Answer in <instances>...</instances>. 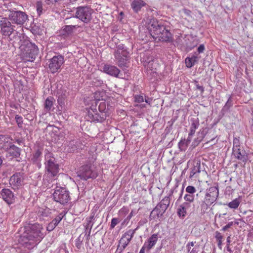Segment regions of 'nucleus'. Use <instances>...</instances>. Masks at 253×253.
<instances>
[{
  "label": "nucleus",
  "mask_w": 253,
  "mask_h": 253,
  "mask_svg": "<svg viewBox=\"0 0 253 253\" xmlns=\"http://www.w3.org/2000/svg\"><path fill=\"white\" fill-rule=\"evenodd\" d=\"M55 227L56 226L52 222H51L48 224L46 229L47 231H51L55 228Z\"/></svg>",
  "instance_id": "nucleus-54"
},
{
  "label": "nucleus",
  "mask_w": 253,
  "mask_h": 253,
  "mask_svg": "<svg viewBox=\"0 0 253 253\" xmlns=\"http://www.w3.org/2000/svg\"><path fill=\"white\" fill-rule=\"evenodd\" d=\"M145 5L146 3L142 0H133L131 3V7L135 12H138Z\"/></svg>",
  "instance_id": "nucleus-23"
},
{
  "label": "nucleus",
  "mask_w": 253,
  "mask_h": 253,
  "mask_svg": "<svg viewBox=\"0 0 253 253\" xmlns=\"http://www.w3.org/2000/svg\"><path fill=\"white\" fill-rule=\"evenodd\" d=\"M198 52L199 53H202L205 50V46L204 44H201L197 49Z\"/></svg>",
  "instance_id": "nucleus-58"
},
{
  "label": "nucleus",
  "mask_w": 253,
  "mask_h": 253,
  "mask_svg": "<svg viewBox=\"0 0 253 253\" xmlns=\"http://www.w3.org/2000/svg\"><path fill=\"white\" fill-rule=\"evenodd\" d=\"M82 245V240H81V236L78 237L75 240V246L78 249L81 248Z\"/></svg>",
  "instance_id": "nucleus-45"
},
{
  "label": "nucleus",
  "mask_w": 253,
  "mask_h": 253,
  "mask_svg": "<svg viewBox=\"0 0 253 253\" xmlns=\"http://www.w3.org/2000/svg\"><path fill=\"white\" fill-rule=\"evenodd\" d=\"M151 101H152V99H150V98H147V99L145 98V101L149 104H150V103H151Z\"/></svg>",
  "instance_id": "nucleus-64"
},
{
  "label": "nucleus",
  "mask_w": 253,
  "mask_h": 253,
  "mask_svg": "<svg viewBox=\"0 0 253 253\" xmlns=\"http://www.w3.org/2000/svg\"><path fill=\"white\" fill-rule=\"evenodd\" d=\"M191 207L189 203L184 202L179 206L177 210V213L179 216H184L186 215L187 210Z\"/></svg>",
  "instance_id": "nucleus-25"
},
{
  "label": "nucleus",
  "mask_w": 253,
  "mask_h": 253,
  "mask_svg": "<svg viewBox=\"0 0 253 253\" xmlns=\"http://www.w3.org/2000/svg\"><path fill=\"white\" fill-rule=\"evenodd\" d=\"M158 234H152L144 243V247L149 251L155 246L158 240Z\"/></svg>",
  "instance_id": "nucleus-18"
},
{
  "label": "nucleus",
  "mask_w": 253,
  "mask_h": 253,
  "mask_svg": "<svg viewBox=\"0 0 253 253\" xmlns=\"http://www.w3.org/2000/svg\"><path fill=\"white\" fill-rule=\"evenodd\" d=\"M200 165L199 163H197L196 165H194L192 168H191L189 177H193L197 173H200Z\"/></svg>",
  "instance_id": "nucleus-30"
},
{
  "label": "nucleus",
  "mask_w": 253,
  "mask_h": 253,
  "mask_svg": "<svg viewBox=\"0 0 253 253\" xmlns=\"http://www.w3.org/2000/svg\"><path fill=\"white\" fill-rule=\"evenodd\" d=\"M240 140L239 138H235L233 140V146L232 150L237 149H240Z\"/></svg>",
  "instance_id": "nucleus-37"
},
{
  "label": "nucleus",
  "mask_w": 253,
  "mask_h": 253,
  "mask_svg": "<svg viewBox=\"0 0 253 253\" xmlns=\"http://www.w3.org/2000/svg\"><path fill=\"white\" fill-rule=\"evenodd\" d=\"M16 40L19 44V48L22 52V56L28 57L33 61L39 53V48L34 43L31 42L28 40Z\"/></svg>",
  "instance_id": "nucleus-4"
},
{
  "label": "nucleus",
  "mask_w": 253,
  "mask_h": 253,
  "mask_svg": "<svg viewBox=\"0 0 253 253\" xmlns=\"http://www.w3.org/2000/svg\"><path fill=\"white\" fill-rule=\"evenodd\" d=\"M150 35L156 41L171 42V33L165 27L156 19L150 21L148 26Z\"/></svg>",
  "instance_id": "nucleus-2"
},
{
  "label": "nucleus",
  "mask_w": 253,
  "mask_h": 253,
  "mask_svg": "<svg viewBox=\"0 0 253 253\" xmlns=\"http://www.w3.org/2000/svg\"><path fill=\"white\" fill-rule=\"evenodd\" d=\"M54 200L61 205L67 204L70 199L69 191L64 187H56L53 193Z\"/></svg>",
  "instance_id": "nucleus-7"
},
{
  "label": "nucleus",
  "mask_w": 253,
  "mask_h": 253,
  "mask_svg": "<svg viewBox=\"0 0 253 253\" xmlns=\"http://www.w3.org/2000/svg\"><path fill=\"white\" fill-rule=\"evenodd\" d=\"M64 215L62 213H59L51 222L56 226L63 218Z\"/></svg>",
  "instance_id": "nucleus-36"
},
{
  "label": "nucleus",
  "mask_w": 253,
  "mask_h": 253,
  "mask_svg": "<svg viewBox=\"0 0 253 253\" xmlns=\"http://www.w3.org/2000/svg\"><path fill=\"white\" fill-rule=\"evenodd\" d=\"M119 223L118 219L116 218H113L111 220L110 228L113 229L115 226Z\"/></svg>",
  "instance_id": "nucleus-51"
},
{
  "label": "nucleus",
  "mask_w": 253,
  "mask_h": 253,
  "mask_svg": "<svg viewBox=\"0 0 253 253\" xmlns=\"http://www.w3.org/2000/svg\"><path fill=\"white\" fill-rule=\"evenodd\" d=\"M36 9L39 15H41L42 11V3L41 1H37L36 3Z\"/></svg>",
  "instance_id": "nucleus-39"
},
{
  "label": "nucleus",
  "mask_w": 253,
  "mask_h": 253,
  "mask_svg": "<svg viewBox=\"0 0 253 253\" xmlns=\"http://www.w3.org/2000/svg\"><path fill=\"white\" fill-rule=\"evenodd\" d=\"M125 249V248H123V247L121 246V245H118L115 253H121Z\"/></svg>",
  "instance_id": "nucleus-55"
},
{
  "label": "nucleus",
  "mask_w": 253,
  "mask_h": 253,
  "mask_svg": "<svg viewBox=\"0 0 253 253\" xmlns=\"http://www.w3.org/2000/svg\"><path fill=\"white\" fill-rule=\"evenodd\" d=\"M45 232L42 225L35 223L28 227L20 236V243L28 249H32L43 238Z\"/></svg>",
  "instance_id": "nucleus-1"
},
{
  "label": "nucleus",
  "mask_w": 253,
  "mask_h": 253,
  "mask_svg": "<svg viewBox=\"0 0 253 253\" xmlns=\"http://www.w3.org/2000/svg\"><path fill=\"white\" fill-rule=\"evenodd\" d=\"M128 211L129 209L128 208L126 207H123L119 211V213L120 215L125 216L126 214L128 213Z\"/></svg>",
  "instance_id": "nucleus-47"
},
{
  "label": "nucleus",
  "mask_w": 253,
  "mask_h": 253,
  "mask_svg": "<svg viewBox=\"0 0 253 253\" xmlns=\"http://www.w3.org/2000/svg\"><path fill=\"white\" fill-rule=\"evenodd\" d=\"M137 213V211L134 210H133L131 211L129 214L127 216V217L125 219L124 222H128L131 217L135 215Z\"/></svg>",
  "instance_id": "nucleus-46"
},
{
  "label": "nucleus",
  "mask_w": 253,
  "mask_h": 253,
  "mask_svg": "<svg viewBox=\"0 0 253 253\" xmlns=\"http://www.w3.org/2000/svg\"><path fill=\"white\" fill-rule=\"evenodd\" d=\"M64 57L61 55L53 56L49 61L48 67L51 73L57 72L64 63Z\"/></svg>",
  "instance_id": "nucleus-13"
},
{
  "label": "nucleus",
  "mask_w": 253,
  "mask_h": 253,
  "mask_svg": "<svg viewBox=\"0 0 253 253\" xmlns=\"http://www.w3.org/2000/svg\"><path fill=\"white\" fill-rule=\"evenodd\" d=\"M77 27V25H66L64 27L63 31L65 34L69 35L72 34Z\"/></svg>",
  "instance_id": "nucleus-32"
},
{
  "label": "nucleus",
  "mask_w": 253,
  "mask_h": 253,
  "mask_svg": "<svg viewBox=\"0 0 253 253\" xmlns=\"http://www.w3.org/2000/svg\"><path fill=\"white\" fill-rule=\"evenodd\" d=\"M233 225V222H229L225 226H223L222 228L223 231H226L228 228H230Z\"/></svg>",
  "instance_id": "nucleus-53"
},
{
  "label": "nucleus",
  "mask_w": 253,
  "mask_h": 253,
  "mask_svg": "<svg viewBox=\"0 0 253 253\" xmlns=\"http://www.w3.org/2000/svg\"><path fill=\"white\" fill-rule=\"evenodd\" d=\"M93 10L88 6H79L76 8L74 17L80 19L85 23H88L91 19Z\"/></svg>",
  "instance_id": "nucleus-8"
},
{
  "label": "nucleus",
  "mask_w": 253,
  "mask_h": 253,
  "mask_svg": "<svg viewBox=\"0 0 253 253\" xmlns=\"http://www.w3.org/2000/svg\"><path fill=\"white\" fill-rule=\"evenodd\" d=\"M77 142L72 140L68 142L66 148V151L69 153L74 152L77 149Z\"/></svg>",
  "instance_id": "nucleus-28"
},
{
  "label": "nucleus",
  "mask_w": 253,
  "mask_h": 253,
  "mask_svg": "<svg viewBox=\"0 0 253 253\" xmlns=\"http://www.w3.org/2000/svg\"><path fill=\"white\" fill-rule=\"evenodd\" d=\"M218 196V189L217 187L213 186L209 188L201 204V210L205 212L210 206L216 201Z\"/></svg>",
  "instance_id": "nucleus-5"
},
{
  "label": "nucleus",
  "mask_w": 253,
  "mask_h": 253,
  "mask_svg": "<svg viewBox=\"0 0 253 253\" xmlns=\"http://www.w3.org/2000/svg\"><path fill=\"white\" fill-rule=\"evenodd\" d=\"M196 53L193 54L191 57H187L185 59V64L188 68L193 67L195 63H197L199 59Z\"/></svg>",
  "instance_id": "nucleus-26"
},
{
  "label": "nucleus",
  "mask_w": 253,
  "mask_h": 253,
  "mask_svg": "<svg viewBox=\"0 0 253 253\" xmlns=\"http://www.w3.org/2000/svg\"><path fill=\"white\" fill-rule=\"evenodd\" d=\"M226 242H227V246H226L227 251L230 253H232L233 251L231 249V248L230 247V244L231 243L230 236L227 237V238L226 239Z\"/></svg>",
  "instance_id": "nucleus-49"
},
{
  "label": "nucleus",
  "mask_w": 253,
  "mask_h": 253,
  "mask_svg": "<svg viewBox=\"0 0 253 253\" xmlns=\"http://www.w3.org/2000/svg\"><path fill=\"white\" fill-rule=\"evenodd\" d=\"M183 11L186 15H188V16L190 15V13H191V11L189 10H187L186 9H184L183 10Z\"/></svg>",
  "instance_id": "nucleus-63"
},
{
  "label": "nucleus",
  "mask_w": 253,
  "mask_h": 253,
  "mask_svg": "<svg viewBox=\"0 0 253 253\" xmlns=\"http://www.w3.org/2000/svg\"><path fill=\"white\" fill-rule=\"evenodd\" d=\"M240 203V199L238 198H236L233 200L232 201H231V202L229 203L228 204V206L231 209H236L239 207Z\"/></svg>",
  "instance_id": "nucleus-34"
},
{
  "label": "nucleus",
  "mask_w": 253,
  "mask_h": 253,
  "mask_svg": "<svg viewBox=\"0 0 253 253\" xmlns=\"http://www.w3.org/2000/svg\"><path fill=\"white\" fill-rule=\"evenodd\" d=\"M87 119L90 122L101 123L105 120V117L102 113L98 114L89 112L87 116Z\"/></svg>",
  "instance_id": "nucleus-19"
},
{
  "label": "nucleus",
  "mask_w": 253,
  "mask_h": 253,
  "mask_svg": "<svg viewBox=\"0 0 253 253\" xmlns=\"http://www.w3.org/2000/svg\"><path fill=\"white\" fill-rule=\"evenodd\" d=\"M135 230H129L126 232L119 241V245H121L123 248H126L135 233Z\"/></svg>",
  "instance_id": "nucleus-15"
},
{
  "label": "nucleus",
  "mask_w": 253,
  "mask_h": 253,
  "mask_svg": "<svg viewBox=\"0 0 253 253\" xmlns=\"http://www.w3.org/2000/svg\"><path fill=\"white\" fill-rule=\"evenodd\" d=\"M184 199L186 201L185 202L189 203L190 204L194 200V195L187 193L184 196Z\"/></svg>",
  "instance_id": "nucleus-35"
},
{
  "label": "nucleus",
  "mask_w": 253,
  "mask_h": 253,
  "mask_svg": "<svg viewBox=\"0 0 253 253\" xmlns=\"http://www.w3.org/2000/svg\"><path fill=\"white\" fill-rule=\"evenodd\" d=\"M163 214V213L158 210V208L155 207L150 213V218L156 219L162 216Z\"/></svg>",
  "instance_id": "nucleus-29"
},
{
  "label": "nucleus",
  "mask_w": 253,
  "mask_h": 253,
  "mask_svg": "<svg viewBox=\"0 0 253 253\" xmlns=\"http://www.w3.org/2000/svg\"><path fill=\"white\" fill-rule=\"evenodd\" d=\"M0 195L2 199L8 205L12 204L15 202L16 197L9 189H2L0 191Z\"/></svg>",
  "instance_id": "nucleus-14"
},
{
  "label": "nucleus",
  "mask_w": 253,
  "mask_h": 253,
  "mask_svg": "<svg viewBox=\"0 0 253 253\" xmlns=\"http://www.w3.org/2000/svg\"><path fill=\"white\" fill-rule=\"evenodd\" d=\"M53 98L52 97H48L45 100L44 103V108L47 111H49L51 110L53 106Z\"/></svg>",
  "instance_id": "nucleus-33"
},
{
  "label": "nucleus",
  "mask_w": 253,
  "mask_h": 253,
  "mask_svg": "<svg viewBox=\"0 0 253 253\" xmlns=\"http://www.w3.org/2000/svg\"><path fill=\"white\" fill-rule=\"evenodd\" d=\"M170 203L169 197H165L156 206L158 210L161 211L162 213L165 212Z\"/></svg>",
  "instance_id": "nucleus-21"
},
{
  "label": "nucleus",
  "mask_w": 253,
  "mask_h": 253,
  "mask_svg": "<svg viewBox=\"0 0 253 253\" xmlns=\"http://www.w3.org/2000/svg\"><path fill=\"white\" fill-rule=\"evenodd\" d=\"M186 142L185 140L180 141L178 143V146L181 150H185L188 145H186Z\"/></svg>",
  "instance_id": "nucleus-48"
},
{
  "label": "nucleus",
  "mask_w": 253,
  "mask_h": 253,
  "mask_svg": "<svg viewBox=\"0 0 253 253\" xmlns=\"http://www.w3.org/2000/svg\"><path fill=\"white\" fill-rule=\"evenodd\" d=\"M11 139L7 135H0V148L5 150L11 144Z\"/></svg>",
  "instance_id": "nucleus-20"
},
{
  "label": "nucleus",
  "mask_w": 253,
  "mask_h": 253,
  "mask_svg": "<svg viewBox=\"0 0 253 253\" xmlns=\"http://www.w3.org/2000/svg\"><path fill=\"white\" fill-rule=\"evenodd\" d=\"M193 135H190V132L189 133L187 139L186 140H184L185 141V142H186V145H188L190 143V142L192 140V138Z\"/></svg>",
  "instance_id": "nucleus-57"
},
{
  "label": "nucleus",
  "mask_w": 253,
  "mask_h": 253,
  "mask_svg": "<svg viewBox=\"0 0 253 253\" xmlns=\"http://www.w3.org/2000/svg\"><path fill=\"white\" fill-rule=\"evenodd\" d=\"M232 156L234 158L237 159L246 164L248 161V155L244 150L237 149L232 150Z\"/></svg>",
  "instance_id": "nucleus-16"
},
{
  "label": "nucleus",
  "mask_w": 253,
  "mask_h": 253,
  "mask_svg": "<svg viewBox=\"0 0 253 253\" xmlns=\"http://www.w3.org/2000/svg\"><path fill=\"white\" fill-rule=\"evenodd\" d=\"M186 192L188 194L194 195V194L196 192V189L195 187L193 186H188L186 188Z\"/></svg>",
  "instance_id": "nucleus-40"
},
{
  "label": "nucleus",
  "mask_w": 253,
  "mask_h": 253,
  "mask_svg": "<svg viewBox=\"0 0 253 253\" xmlns=\"http://www.w3.org/2000/svg\"><path fill=\"white\" fill-rule=\"evenodd\" d=\"M15 120L16 122V123L17 124V125L19 127H22L23 125V118L21 116L16 115L15 116Z\"/></svg>",
  "instance_id": "nucleus-38"
},
{
  "label": "nucleus",
  "mask_w": 253,
  "mask_h": 253,
  "mask_svg": "<svg viewBox=\"0 0 253 253\" xmlns=\"http://www.w3.org/2000/svg\"><path fill=\"white\" fill-rule=\"evenodd\" d=\"M41 155L42 152L40 150H37L33 154L31 159L32 161L36 164L39 169L41 168L42 166L41 164Z\"/></svg>",
  "instance_id": "nucleus-27"
},
{
  "label": "nucleus",
  "mask_w": 253,
  "mask_h": 253,
  "mask_svg": "<svg viewBox=\"0 0 253 253\" xmlns=\"http://www.w3.org/2000/svg\"><path fill=\"white\" fill-rule=\"evenodd\" d=\"M102 70L104 73L115 77H119L120 72V70L117 67L109 64L104 65Z\"/></svg>",
  "instance_id": "nucleus-17"
},
{
  "label": "nucleus",
  "mask_w": 253,
  "mask_h": 253,
  "mask_svg": "<svg viewBox=\"0 0 253 253\" xmlns=\"http://www.w3.org/2000/svg\"><path fill=\"white\" fill-rule=\"evenodd\" d=\"M145 250L147 251V248L144 247V245L143 244L142 247L140 249L139 253H145Z\"/></svg>",
  "instance_id": "nucleus-61"
},
{
  "label": "nucleus",
  "mask_w": 253,
  "mask_h": 253,
  "mask_svg": "<svg viewBox=\"0 0 253 253\" xmlns=\"http://www.w3.org/2000/svg\"><path fill=\"white\" fill-rule=\"evenodd\" d=\"M217 242H218L217 246H218V248L220 250H221L222 249V240L218 241Z\"/></svg>",
  "instance_id": "nucleus-62"
},
{
  "label": "nucleus",
  "mask_w": 253,
  "mask_h": 253,
  "mask_svg": "<svg viewBox=\"0 0 253 253\" xmlns=\"http://www.w3.org/2000/svg\"><path fill=\"white\" fill-rule=\"evenodd\" d=\"M15 26L12 25L9 19L6 17L0 19V33L4 36L9 37L14 31Z\"/></svg>",
  "instance_id": "nucleus-9"
},
{
  "label": "nucleus",
  "mask_w": 253,
  "mask_h": 253,
  "mask_svg": "<svg viewBox=\"0 0 253 253\" xmlns=\"http://www.w3.org/2000/svg\"><path fill=\"white\" fill-rule=\"evenodd\" d=\"M195 243V242H191L187 244L186 248H187V251L189 253H194V249H192V247L194 246Z\"/></svg>",
  "instance_id": "nucleus-41"
},
{
  "label": "nucleus",
  "mask_w": 253,
  "mask_h": 253,
  "mask_svg": "<svg viewBox=\"0 0 253 253\" xmlns=\"http://www.w3.org/2000/svg\"><path fill=\"white\" fill-rule=\"evenodd\" d=\"M114 56L120 67L123 68L126 66L127 62L129 58V52L124 44H120L117 46Z\"/></svg>",
  "instance_id": "nucleus-6"
},
{
  "label": "nucleus",
  "mask_w": 253,
  "mask_h": 253,
  "mask_svg": "<svg viewBox=\"0 0 253 253\" xmlns=\"http://www.w3.org/2000/svg\"><path fill=\"white\" fill-rule=\"evenodd\" d=\"M8 18L12 23L22 25L28 20V15L21 11H10Z\"/></svg>",
  "instance_id": "nucleus-10"
},
{
  "label": "nucleus",
  "mask_w": 253,
  "mask_h": 253,
  "mask_svg": "<svg viewBox=\"0 0 253 253\" xmlns=\"http://www.w3.org/2000/svg\"><path fill=\"white\" fill-rule=\"evenodd\" d=\"M183 191H184V187H183L181 189V190H180L179 193H178V200H180L181 199Z\"/></svg>",
  "instance_id": "nucleus-59"
},
{
  "label": "nucleus",
  "mask_w": 253,
  "mask_h": 253,
  "mask_svg": "<svg viewBox=\"0 0 253 253\" xmlns=\"http://www.w3.org/2000/svg\"><path fill=\"white\" fill-rule=\"evenodd\" d=\"M215 238L216 240H217V241H218L222 240V238H223V236L219 232L217 231L215 232Z\"/></svg>",
  "instance_id": "nucleus-52"
},
{
  "label": "nucleus",
  "mask_w": 253,
  "mask_h": 253,
  "mask_svg": "<svg viewBox=\"0 0 253 253\" xmlns=\"http://www.w3.org/2000/svg\"><path fill=\"white\" fill-rule=\"evenodd\" d=\"M191 39L192 40V43H191V44H190L188 43H186L187 48L189 50H191L193 48H194L195 46H196L197 44V41H196L195 40H194L193 38H191Z\"/></svg>",
  "instance_id": "nucleus-42"
},
{
  "label": "nucleus",
  "mask_w": 253,
  "mask_h": 253,
  "mask_svg": "<svg viewBox=\"0 0 253 253\" xmlns=\"http://www.w3.org/2000/svg\"><path fill=\"white\" fill-rule=\"evenodd\" d=\"M58 104L62 106L64 105V98L63 97H59L57 100Z\"/></svg>",
  "instance_id": "nucleus-56"
},
{
  "label": "nucleus",
  "mask_w": 253,
  "mask_h": 253,
  "mask_svg": "<svg viewBox=\"0 0 253 253\" xmlns=\"http://www.w3.org/2000/svg\"><path fill=\"white\" fill-rule=\"evenodd\" d=\"M44 159L45 173L43 176L52 181L56 179L59 173V165L56 163L54 155L48 151H45Z\"/></svg>",
  "instance_id": "nucleus-3"
},
{
  "label": "nucleus",
  "mask_w": 253,
  "mask_h": 253,
  "mask_svg": "<svg viewBox=\"0 0 253 253\" xmlns=\"http://www.w3.org/2000/svg\"><path fill=\"white\" fill-rule=\"evenodd\" d=\"M232 106V103L231 100V97L230 96L229 97V98L226 102L225 105H224L223 107V109L224 110H228L229 109L231 106Z\"/></svg>",
  "instance_id": "nucleus-44"
},
{
  "label": "nucleus",
  "mask_w": 253,
  "mask_h": 253,
  "mask_svg": "<svg viewBox=\"0 0 253 253\" xmlns=\"http://www.w3.org/2000/svg\"><path fill=\"white\" fill-rule=\"evenodd\" d=\"M134 99L135 102L138 103H141L144 101L143 96L141 95H135L134 96Z\"/></svg>",
  "instance_id": "nucleus-50"
},
{
  "label": "nucleus",
  "mask_w": 253,
  "mask_h": 253,
  "mask_svg": "<svg viewBox=\"0 0 253 253\" xmlns=\"http://www.w3.org/2000/svg\"><path fill=\"white\" fill-rule=\"evenodd\" d=\"M177 188H178V185H175V186L170 191L169 195V198L172 197L174 198L175 197L176 193H177L178 192Z\"/></svg>",
  "instance_id": "nucleus-43"
},
{
  "label": "nucleus",
  "mask_w": 253,
  "mask_h": 253,
  "mask_svg": "<svg viewBox=\"0 0 253 253\" xmlns=\"http://www.w3.org/2000/svg\"><path fill=\"white\" fill-rule=\"evenodd\" d=\"M196 88L197 89L200 90L201 92H203L204 91V88L202 86L200 85L199 84H196Z\"/></svg>",
  "instance_id": "nucleus-60"
},
{
  "label": "nucleus",
  "mask_w": 253,
  "mask_h": 253,
  "mask_svg": "<svg viewBox=\"0 0 253 253\" xmlns=\"http://www.w3.org/2000/svg\"><path fill=\"white\" fill-rule=\"evenodd\" d=\"M191 126L190 127V135H194L196 130L199 127L200 123L198 118H191L190 119Z\"/></svg>",
  "instance_id": "nucleus-24"
},
{
  "label": "nucleus",
  "mask_w": 253,
  "mask_h": 253,
  "mask_svg": "<svg viewBox=\"0 0 253 253\" xmlns=\"http://www.w3.org/2000/svg\"><path fill=\"white\" fill-rule=\"evenodd\" d=\"M24 176L23 173L16 172L10 178L9 182L11 188L13 189H18L24 184Z\"/></svg>",
  "instance_id": "nucleus-12"
},
{
  "label": "nucleus",
  "mask_w": 253,
  "mask_h": 253,
  "mask_svg": "<svg viewBox=\"0 0 253 253\" xmlns=\"http://www.w3.org/2000/svg\"><path fill=\"white\" fill-rule=\"evenodd\" d=\"M38 214L43 217H47L51 214V210L46 207L40 208L38 210Z\"/></svg>",
  "instance_id": "nucleus-31"
},
{
  "label": "nucleus",
  "mask_w": 253,
  "mask_h": 253,
  "mask_svg": "<svg viewBox=\"0 0 253 253\" xmlns=\"http://www.w3.org/2000/svg\"><path fill=\"white\" fill-rule=\"evenodd\" d=\"M77 176L83 180L88 178H94L97 177V173L93 171L89 165H84L81 167L77 172Z\"/></svg>",
  "instance_id": "nucleus-11"
},
{
  "label": "nucleus",
  "mask_w": 253,
  "mask_h": 253,
  "mask_svg": "<svg viewBox=\"0 0 253 253\" xmlns=\"http://www.w3.org/2000/svg\"><path fill=\"white\" fill-rule=\"evenodd\" d=\"M5 151L13 157H18L20 155V149L13 144H11Z\"/></svg>",
  "instance_id": "nucleus-22"
}]
</instances>
